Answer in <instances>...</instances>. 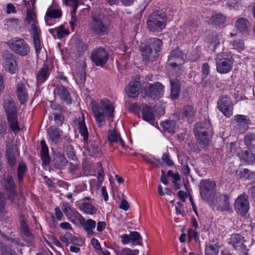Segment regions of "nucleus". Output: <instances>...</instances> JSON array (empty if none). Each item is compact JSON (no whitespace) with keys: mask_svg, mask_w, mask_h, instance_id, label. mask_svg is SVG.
Masks as SVG:
<instances>
[{"mask_svg":"<svg viewBox=\"0 0 255 255\" xmlns=\"http://www.w3.org/2000/svg\"><path fill=\"white\" fill-rule=\"evenodd\" d=\"M91 105L94 116L99 127H101L103 126L106 115L109 119L114 117V108L109 100H101L100 105L97 101H92Z\"/></svg>","mask_w":255,"mask_h":255,"instance_id":"obj_1","label":"nucleus"},{"mask_svg":"<svg viewBox=\"0 0 255 255\" xmlns=\"http://www.w3.org/2000/svg\"><path fill=\"white\" fill-rule=\"evenodd\" d=\"M166 15L164 12L156 10L147 17L146 24L148 29L152 32H159L164 29L166 25Z\"/></svg>","mask_w":255,"mask_h":255,"instance_id":"obj_2","label":"nucleus"},{"mask_svg":"<svg viewBox=\"0 0 255 255\" xmlns=\"http://www.w3.org/2000/svg\"><path fill=\"white\" fill-rule=\"evenodd\" d=\"M4 108L6 114V118L11 130L17 132L20 130L18 121L17 112L15 103L11 98L7 97L4 99Z\"/></svg>","mask_w":255,"mask_h":255,"instance_id":"obj_3","label":"nucleus"},{"mask_svg":"<svg viewBox=\"0 0 255 255\" xmlns=\"http://www.w3.org/2000/svg\"><path fill=\"white\" fill-rule=\"evenodd\" d=\"M216 184L208 179L202 180L199 184L200 194L202 199L211 204L217 198Z\"/></svg>","mask_w":255,"mask_h":255,"instance_id":"obj_4","label":"nucleus"},{"mask_svg":"<svg viewBox=\"0 0 255 255\" xmlns=\"http://www.w3.org/2000/svg\"><path fill=\"white\" fill-rule=\"evenodd\" d=\"M9 48L14 53L20 56H25L30 52V47L22 38L15 37L7 42Z\"/></svg>","mask_w":255,"mask_h":255,"instance_id":"obj_5","label":"nucleus"},{"mask_svg":"<svg viewBox=\"0 0 255 255\" xmlns=\"http://www.w3.org/2000/svg\"><path fill=\"white\" fill-rule=\"evenodd\" d=\"M91 59L97 66L103 67L109 60V54L105 48L94 49L91 53Z\"/></svg>","mask_w":255,"mask_h":255,"instance_id":"obj_6","label":"nucleus"},{"mask_svg":"<svg viewBox=\"0 0 255 255\" xmlns=\"http://www.w3.org/2000/svg\"><path fill=\"white\" fill-rule=\"evenodd\" d=\"M250 208V202L248 196L243 193L236 199L234 209L238 214L244 216L248 212Z\"/></svg>","mask_w":255,"mask_h":255,"instance_id":"obj_7","label":"nucleus"},{"mask_svg":"<svg viewBox=\"0 0 255 255\" xmlns=\"http://www.w3.org/2000/svg\"><path fill=\"white\" fill-rule=\"evenodd\" d=\"M184 53L178 48L172 50L168 56L167 65L180 69L184 62Z\"/></svg>","mask_w":255,"mask_h":255,"instance_id":"obj_8","label":"nucleus"},{"mask_svg":"<svg viewBox=\"0 0 255 255\" xmlns=\"http://www.w3.org/2000/svg\"><path fill=\"white\" fill-rule=\"evenodd\" d=\"M164 86L160 83L156 82L150 84L144 89V95L152 99H159L164 94Z\"/></svg>","mask_w":255,"mask_h":255,"instance_id":"obj_9","label":"nucleus"},{"mask_svg":"<svg viewBox=\"0 0 255 255\" xmlns=\"http://www.w3.org/2000/svg\"><path fill=\"white\" fill-rule=\"evenodd\" d=\"M215 61L217 70L219 73L226 74L232 69L233 62L231 58L223 57L221 55H218Z\"/></svg>","mask_w":255,"mask_h":255,"instance_id":"obj_10","label":"nucleus"},{"mask_svg":"<svg viewBox=\"0 0 255 255\" xmlns=\"http://www.w3.org/2000/svg\"><path fill=\"white\" fill-rule=\"evenodd\" d=\"M218 108L227 117L233 115V104L227 96L220 97L218 100Z\"/></svg>","mask_w":255,"mask_h":255,"instance_id":"obj_11","label":"nucleus"},{"mask_svg":"<svg viewBox=\"0 0 255 255\" xmlns=\"http://www.w3.org/2000/svg\"><path fill=\"white\" fill-rule=\"evenodd\" d=\"M90 28L96 34L99 35H104L109 32V27L105 24L102 20L96 17H93L90 23Z\"/></svg>","mask_w":255,"mask_h":255,"instance_id":"obj_12","label":"nucleus"},{"mask_svg":"<svg viewBox=\"0 0 255 255\" xmlns=\"http://www.w3.org/2000/svg\"><path fill=\"white\" fill-rule=\"evenodd\" d=\"M81 135L83 137L84 148L89 150H90V147L93 150L98 148V145L93 142L90 138L89 139L88 130L85 125L84 119L81 121Z\"/></svg>","mask_w":255,"mask_h":255,"instance_id":"obj_13","label":"nucleus"},{"mask_svg":"<svg viewBox=\"0 0 255 255\" xmlns=\"http://www.w3.org/2000/svg\"><path fill=\"white\" fill-rule=\"evenodd\" d=\"M15 57V56L9 52H6L4 53L5 70L11 74L14 73L17 69Z\"/></svg>","mask_w":255,"mask_h":255,"instance_id":"obj_14","label":"nucleus"},{"mask_svg":"<svg viewBox=\"0 0 255 255\" xmlns=\"http://www.w3.org/2000/svg\"><path fill=\"white\" fill-rule=\"evenodd\" d=\"M63 2L67 6L71 7L72 9L71 11V19L70 24L71 28L74 29L77 22L76 16V10L79 6V0H63Z\"/></svg>","mask_w":255,"mask_h":255,"instance_id":"obj_15","label":"nucleus"},{"mask_svg":"<svg viewBox=\"0 0 255 255\" xmlns=\"http://www.w3.org/2000/svg\"><path fill=\"white\" fill-rule=\"evenodd\" d=\"M55 97L58 96L62 101L68 104H70L71 96L67 89L62 85H58L54 91Z\"/></svg>","mask_w":255,"mask_h":255,"instance_id":"obj_16","label":"nucleus"},{"mask_svg":"<svg viewBox=\"0 0 255 255\" xmlns=\"http://www.w3.org/2000/svg\"><path fill=\"white\" fill-rule=\"evenodd\" d=\"M231 241L235 249H236L237 251L244 254L247 253L246 246L244 244V237L241 235H233L231 238Z\"/></svg>","mask_w":255,"mask_h":255,"instance_id":"obj_17","label":"nucleus"},{"mask_svg":"<svg viewBox=\"0 0 255 255\" xmlns=\"http://www.w3.org/2000/svg\"><path fill=\"white\" fill-rule=\"evenodd\" d=\"M234 120L236 127L240 131H243L247 130L250 124V120L245 115H237L234 117Z\"/></svg>","mask_w":255,"mask_h":255,"instance_id":"obj_18","label":"nucleus"},{"mask_svg":"<svg viewBox=\"0 0 255 255\" xmlns=\"http://www.w3.org/2000/svg\"><path fill=\"white\" fill-rule=\"evenodd\" d=\"M16 95L20 104H24L27 101L28 93L26 86L22 82H19L17 84Z\"/></svg>","mask_w":255,"mask_h":255,"instance_id":"obj_19","label":"nucleus"},{"mask_svg":"<svg viewBox=\"0 0 255 255\" xmlns=\"http://www.w3.org/2000/svg\"><path fill=\"white\" fill-rule=\"evenodd\" d=\"M31 28L35 51L37 54H38L40 53L41 49L39 38L40 30L38 29L34 23L31 24Z\"/></svg>","mask_w":255,"mask_h":255,"instance_id":"obj_20","label":"nucleus"},{"mask_svg":"<svg viewBox=\"0 0 255 255\" xmlns=\"http://www.w3.org/2000/svg\"><path fill=\"white\" fill-rule=\"evenodd\" d=\"M230 197L227 195H221L219 197L218 201V210L222 212L230 211L231 210L230 203Z\"/></svg>","mask_w":255,"mask_h":255,"instance_id":"obj_21","label":"nucleus"},{"mask_svg":"<svg viewBox=\"0 0 255 255\" xmlns=\"http://www.w3.org/2000/svg\"><path fill=\"white\" fill-rule=\"evenodd\" d=\"M171 94L170 97L173 100L178 99L180 93L181 85L178 79H171L170 80Z\"/></svg>","mask_w":255,"mask_h":255,"instance_id":"obj_22","label":"nucleus"},{"mask_svg":"<svg viewBox=\"0 0 255 255\" xmlns=\"http://www.w3.org/2000/svg\"><path fill=\"white\" fill-rule=\"evenodd\" d=\"M140 83L138 81L131 82L126 89V92L129 97L135 98L139 94Z\"/></svg>","mask_w":255,"mask_h":255,"instance_id":"obj_23","label":"nucleus"},{"mask_svg":"<svg viewBox=\"0 0 255 255\" xmlns=\"http://www.w3.org/2000/svg\"><path fill=\"white\" fill-rule=\"evenodd\" d=\"M82 200L83 202L81 206V210L87 214L92 215L96 213V209L92 205L91 198L85 197Z\"/></svg>","mask_w":255,"mask_h":255,"instance_id":"obj_24","label":"nucleus"},{"mask_svg":"<svg viewBox=\"0 0 255 255\" xmlns=\"http://www.w3.org/2000/svg\"><path fill=\"white\" fill-rule=\"evenodd\" d=\"M200 24L199 20L197 18L192 19L185 23L182 28L184 29L185 34H188L195 32L196 29L199 27Z\"/></svg>","mask_w":255,"mask_h":255,"instance_id":"obj_25","label":"nucleus"},{"mask_svg":"<svg viewBox=\"0 0 255 255\" xmlns=\"http://www.w3.org/2000/svg\"><path fill=\"white\" fill-rule=\"evenodd\" d=\"M47 132L50 140L56 143L59 142L61 139L62 131L55 127H51L47 130Z\"/></svg>","mask_w":255,"mask_h":255,"instance_id":"obj_26","label":"nucleus"},{"mask_svg":"<svg viewBox=\"0 0 255 255\" xmlns=\"http://www.w3.org/2000/svg\"><path fill=\"white\" fill-rule=\"evenodd\" d=\"M81 225L82 226L87 235L90 236L93 234L92 231L96 227V222L92 219L85 220L84 217L81 215Z\"/></svg>","mask_w":255,"mask_h":255,"instance_id":"obj_27","label":"nucleus"},{"mask_svg":"<svg viewBox=\"0 0 255 255\" xmlns=\"http://www.w3.org/2000/svg\"><path fill=\"white\" fill-rule=\"evenodd\" d=\"M141 53L143 60L145 61H152L158 55V54H155L153 50L146 45L141 49Z\"/></svg>","mask_w":255,"mask_h":255,"instance_id":"obj_28","label":"nucleus"},{"mask_svg":"<svg viewBox=\"0 0 255 255\" xmlns=\"http://www.w3.org/2000/svg\"><path fill=\"white\" fill-rule=\"evenodd\" d=\"M6 156L9 165L11 167L15 166L16 163V158L13 147L10 144H7L6 146Z\"/></svg>","mask_w":255,"mask_h":255,"instance_id":"obj_29","label":"nucleus"},{"mask_svg":"<svg viewBox=\"0 0 255 255\" xmlns=\"http://www.w3.org/2000/svg\"><path fill=\"white\" fill-rule=\"evenodd\" d=\"M49 75V68L47 65H44L36 74V80L38 84H41L44 83L48 78Z\"/></svg>","mask_w":255,"mask_h":255,"instance_id":"obj_30","label":"nucleus"},{"mask_svg":"<svg viewBox=\"0 0 255 255\" xmlns=\"http://www.w3.org/2000/svg\"><path fill=\"white\" fill-rule=\"evenodd\" d=\"M41 145V157L43 161V165H48L50 162V158L49 155V150L44 140L40 142Z\"/></svg>","mask_w":255,"mask_h":255,"instance_id":"obj_31","label":"nucleus"},{"mask_svg":"<svg viewBox=\"0 0 255 255\" xmlns=\"http://www.w3.org/2000/svg\"><path fill=\"white\" fill-rule=\"evenodd\" d=\"M146 45L150 47L155 52V54H158V52L160 51L161 49L162 42L161 40L159 39L152 38L147 40Z\"/></svg>","mask_w":255,"mask_h":255,"instance_id":"obj_32","label":"nucleus"},{"mask_svg":"<svg viewBox=\"0 0 255 255\" xmlns=\"http://www.w3.org/2000/svg\"><path fill=\"white\" fill-rule=\"evenodd\" d=\"M196 113V110L192 105H187L183 107L182 115L183 118H187L188 121H192Z\"/></svg>","mask_w":255,"mask_h":255,"instance_id":"obj_33","label":"nucleus"},{"mask_svg":"<svg viewBox=\"0 0 255 255\" xmlns=\"http://www.w3.org/2000/svg\"><path fill=\"white\" fill-rule=\"evenodd\" d=\"M54 166L56 168L61 169L66 165L68 161L62 153L57 152L54 157Z\"/></svg>","mask_w":255,"mask_h":255,"instance_id":"obj_34","label":"nucleus"},{"mask_svg":"<svg viewBox=\"0 0 255 255\" xmlns=\"http://www.w3.org/2000/svg\"><path fill=\"white\" fill-rule=\"evenodd\" d=\"M21 230L23 233V238L24 240L29 245L33 243V236L29 231L27 225L24 222H21Z\"/></svg>","mask_w":255,"mask_h":255,"instance_id":"obj_35","label":"nucleus"},{"mask_svg":"<svg viewBox=\"0 0 255 255\" xmlns=\"http://www.w3.org/2000/svg\"><path fill=\"white\" fill-rule=\"evenodd\" d=\"M4 183L5 189L9 192L8 197L12 199L14 195V183L12 177L7 176Z\"/></svg>","mask_w":255,"mask_h":255,"instance_id":"obj_36","label":"nucleus"},{"mask_svg":"<svg viewBox=\"0 0 255 255\" xmlns=\"http://www.w3.org/2000/svg\"><path fill=\"white\" fill-rule=\"evenodd\" d=\"M62 209L66 216L73 222H75L79 220L78 217H76L67 203H64L62 206Z\"/></svg>","mask_w":255,"mask_h":255,"instance_id":"obj_37","label":"nucleus"},{"mask_svg":"<svg viewBox=\"0 0 255 255\" xmlns=\"http://www.w3.org/2000/svg\"><path fill=\"white\" fill-rule=\"evenodd\" d=\"M235 26L241 32H246L250 26L249 21L245 18H239L236 22Z\"/></svg>","mask_w":255,"mask_h":255,"instance_id":"obj_38","label":"nucleus"},{"mask_svg":"<svg viewBox=\"0 0 255 255\" xmlns=\"http://www.w3.org/2000/svg\"><path fill=\"white\" fill-rule=\"evenodd\" d=\"M142 115L143 119L147 122L153 121L154 119V115L151 108L147 105L142 107Z\"/></svg>","mask_w":255,"mask_h":255,"instance_id":"obj_39","label":"nucleus"},{"mask_svg":"<svg viewBox=\"0 0 255 255\" xmlns=\"http://www.w3.org/2000/svg\"><path fill=\"white\" fill-rule=\"evenodd\" d=\"M204 124L198 123L194 126V132L195 137H199L203 134H208L207 128L205 127Z\"/></svg>","mask_w":255,"mask_h":255,"instance_id":"obj_40","label":"nucleus"},{"mask_svg":"<svg viewBox=\"0 0 255 255\" xmlns=\"http://www.w3.org/2000/svg\"><path fill=\"white\" fill-rule=\"evenodd\" d=\"M226 21V17L221 13L213 15L209 20V23L212 25H219L224 24Z\"/></svg>","mask_w":255,"mask_h":255,"instance_id":"obj_41","label":"nucleus"},{"mask_svg":"<svg viewBox=\"0 0 255 255\" xmlns=\"http://www.w3.org/2000/svg\"><path fill=\"white\" fill-rule=\"evenodd\" d=\"M245 145L248 148L251 149L255 148V134L249 133L244 138Z\"/></svg>","mask_w":255,"mask_h":255,"instance_id":"obj_42","label":"nucleus"},{"mask_svg":"<svg viewBox=\"0 0 255 255\" xmlns=\"http://www.w3.org/2000/svg\"><path fill=\"white\" fill-rule=\"evenodd\" d=\"M254 172H251L247 169H237L236 170V174L239 178H245L247 179H252V177L254 176L253 174Z\"/></svg>","mask_w":255,"mask_h":255,"instance_id":"obj_43","label":"nucleus"},{"mask_svg":"<svg viewBox=\"0 0 255 255\" xmlns=\"http://www.w3.org/2000/svg\"><path fill=\"white\" fill-rule=\"evenodd\" d=\"M46 14L50 18H59L62 16V12L59 8H49L47 10Z\"/></svg>","mask_w":255,"mask_h":255,"instance_id":"obj_44","label":"nucleus"},{"mask_svg":"<svg viewBox=\"0 0 255 255\" xmlns=\"http://www.w3.org/2000/svg\"><path fill=\"white\" fill-rule=\"evenodd\" d=\"M162 126L165 131L173 133L176 128L175 122L173 120H169L162 122Z\"/></svg>","mask_w":255,"mask_h":255,"instance_id":"obj_45","label":"nucleus"},{"mask_svg":"<svg viewBox=\"0 0 255 255\" xmlns=\"http://www.w3.org/2000/svg\"><path fill=\"white\" fill-rule=\"evenodd\" d=\"M56 36L58 39H61L69 34V31L64 25H61L56 28Z\"/></svg>","mask_w":255,"mask_h":255,"instance_id":"obj_46","label":"nucleus"},{"mask_svg":"<svg viewBox=\"0 0 255 255\" xmlns=\"http://www.w3.org/2000/svg\"><path fill=\"white\" fill-rule=\"evenodd\" d=\"M130 241L134 243L136 245L142 246V237L139 233L135 231H132L129 235Z\"/></svg>","mask_w":255,"mask_h":255,"instance_id":"obj_47","label":"nucleus"},{"mask_svg":"<svg viewBox=\"0 0 255 255\" xmlns=\"http://www.w3.org/2000/svg\"><path fill=\"white\" fill-rule=\"evenodd\" d=\"M27 170L25 164L23 162H20L18 164L17 171V178L19 182L22 181L23 177Z\"/></svg>","mask_w":255,"mask_h":255,"instance_id":"obj_48","label":"nucleus"},{"mask_svg":"<svg viewBox=\"0 0 255 255\" xmlns=\"http://www.w3.org/2000/svg\"><path fill=\"white\" fill-rule=\"evenodd\" d=\"M218 251L217 246L215 244H209L206 246V255H218Z\"/></svg>","mask_w":255,"mask_h":255,"instance_id":"obj_49","label":"nucleus"},{"mask_svg":"<svg viewBox=\"0 0 255 255\" xmlns=\"http://www.w3.org/2000/svg\"><path fill=\"white\" fill-rule=\"evenodd\" d=\"M120 137V136L114 131H110L109 132L108 139V141L111 144L114 143H118Z\"/></svg>","mask_w":255,"mask_h":255,"instance_id":"obj_50","label":"nucleus"},{"mask_svg":"<svg viewBox=\"0 0 255 255\" xmlns=\"http://www.w3.org/2000/svg\"><path fill=\"white\" fill-rule=\"evenodd\" d=\"M195 137L201 147L204 148L209 144L210 140L208 137V134H206L205 135L203 134L202 136H200L199 137Z\"/></svg>","mask_w":255,"mask_h":255,"instance_id":"obj_51","label":"nucleus"},{"mask_svg":"<svg viewBox=\"0 0 255 255\" xmlns=\"http://www.w3.org/2000/svg\"><path fill=\"white\" fill-rule=\"evenodd\" d=\"M64 151L69 158L73 160L77 159L74 149L71 145H66L64 147Z\"/></svg>","mask_w":255,"mask_h":255,"instance_id":"obj_52","label":"nucleus"},{"mask_svg":"<svg viewBox=\"0 0 255 255\" xmlns=\"http://www.w3.org/2000/svg\"><path fill=\"white\" fill-rule=\"evenodd\" d=\"M231 44L233 46L234 49L240 51L244 49V42L241 39H236L232 41Z\"/></svg>","mask_w":255,"mask_h":255,"instance_id":"obj_53","label":"nucleus"},{"mask_svg":"<svg viewBox=\"0 0 255 255\" xmlns=\"http://www.w3.org/2000/svg\"><path fill=\"white\" fill-rule=\"evenodd\" d=\"M243 156V158L249 164H252L255 161V155L247 150L244 152Z\"/></svg>","mask_w":255,"mask_h":255,"instance_id":"obj_54","label":"nucleus"},{"mask_svg":"<svg viewBox=\"0 0 255 255\" xmlns=\"http://www.w3.org/2000/svg\"><path fill=\"white\" fill-rule=\"evenodd\" d=\"M220 38L219 36L216 33H213L210 41L211 45L213 46V48L214 50H215L218 45L220 44Z\"/></svg>","mask_w":255,"mask_h":255,"instance_id":"obj_55","label":"nucleus"},{"mask_svg":"<svg viewBox=\"0 0 255 255\" xmlns=\"http://www.w3.org/2000/svg\"><path fill=\"white\" fill-rule=\"evenodd\" d=\"M162 160L168 166H171L174 164L173 162L170 159L168 153H164L161 157Z\"/></svg>","mask_w":255,"mask_h":255,"instance_id":"obj_56","label":"nucleus"},{"mask_svg":"<svg viewBox=\"0 0 255 255\" xmlns=\"http://www.w3.org/2000/svg\"><path fill=\"white\" fill-rule=\"evenodd\" d=\"M15 253L12 251L11 248L6 246H3L1 248V255H15Z\"/></svg>","mask_w":255,"mask_h":255,"instance_id":"obj_57","label":"nucleus"},{"mask_svg":"<svg viewBox=\"0 0 255 255\" xmlns=\"http://www.w3.org/2000/svg\"><path fill=\"white\" fill-rule=\"evenodd\" d=\"M186 57L189 60L195 61L199 58V55L196 52L191 51L187 52Z\"/></svg>","mask_w":255,"mask_h":255,"instance_id":"obj_58","label":"nucleus"},{"mask_svg":"<svg viewBox=\"0 0 255 255\" xmlns=\"http://www.w3.org/2000/svg\"><path fill=\"white\" fill-rule=\"evenodd\" d=\"M188 237L189 241H190L193 239H194L195 242H197L199 239L197 232L193 230H188Z\"/></svg>","mask_w":255,"mask_h":255,"instance_id":"obj_59","label":"nucleus"},{"mask_svg":"<svg viewBox=\"0 0 255 255\" xmlns=\"http://www.w3.org/2000/svg\"><path fill=\"white\" fill-rule=\"evenodd\" d=\"M73 125L74 128L75 136L76 137H78V133H80V119H76L73 122Z\"/></svg>","mask_w":255,"mask_h":255,"instance_id":"obj_60","label":"nucleus"},{"mask_svg":"<svg viewBox=\"0 0 255 255\" xmlns=\"http://www.w3.org/2000/svg\"><path fill=\"white\" fill-rule=\"evenodd\" d=\"M7 24L13 27H17L19 24V21L17 18H10L6 19Z\"/></svg>","mask_w":255,"mask_h":255,"instance_id":"obj_61","label":"nucleus"},{"mask_svg":"<svg viewBox=\"0 0 255 255\" xmlns=\"http://www.w3.org/2000/svg\"><path fill=\"white\" fill-rule=\"evenodd\" d=\"M97 169H98V174H97V178L98 179H103L104 177V171L102 166V164L101 163L98 162L97 163Z\"/></svg>","mask_w":255,"mask_h":255,"instance_id":"obj_62","label":"nucleus"},{"mask_svg":"<svg viewBox=\"0 0 255 255\" xmlns=\"http://www.w3.org/2000/svg\"><path fill=\"white\" fill-rule=\"evenodd\" d=\"M26 20L29 23L35 24L36 23V15L32 12H28Z\"/></svg>","mask_w":255,"mask_h":255,"instance_id":"obj_63","label":"nucleus"},{"mask_svg":"<svg viewBox=\"0 0 255 255\" xmlns=\"http://www.w3.org/2000/svg\"><path fill=\"white\" fill-rule=\"evenodd\" d=\"M181 163L182 165V172L185 176H188V175L190 174V168L188 165L185 163H184L183 162V160H181Z\"/></svg>","mask_w":255,"mask_h":255,"instance_id":"obj_64","label":"nucleus"}]
</instances>
